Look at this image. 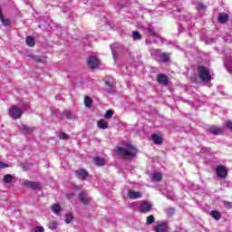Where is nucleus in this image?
<instances>
[{"instance_id": "nucleus-1", "label": "nucleus", "mask_w": 232, "mask_h": 232, "mask_svg": "<svg viewBox=\"0 0 232 232\" xmlns=\"http://www.w3.org/2000/svg\"><path fill=\"white\" fill-rule=\"evenodd\" d=\"M114 151L117 155L126 160H130V159L137 157V148L130 142L124 143L121 147H117Z\"/></svg>"}, {"instance_id": "nucleus-2", "label": "nucleus", "mask_w": 232, "mask_h": 232, "mask_svg": "<svg viewBox=\"0 0 232 232\" xmlns=\"http://www.w3.org/2000/svg\"><path fill=\"white\" fill-rule=\"evenodd\" d=\"M198 74L203 82H211V80L213 79V77H211V73H209V69L204 66L198 67Z\"/></svg>"}, {"instance_id": "nucleus-3", "label": "nucleus", "mask_w": 232, "mask_h": 232, "mask_svg": "<svg viewBox=\"0 0 232 232\" xmlns=\"http://www.w3.org/2000/svg\"><path fill=\"white\" fill-rule=\"evenodd\" d=\"M105 90L108 93H113L115 92V79L111 76H106L104 78Z\"/></svg>"}, {"instance_id": "nucleus-4", "label": "nucleus", "mask_w": 232, "mask_h": 232, "mask_svg": "<svg viewBox=\"0 0 232 232\" xmlns=\"http://www.w3.org/2000/svg\"><path fill=\"white\" fill-rule=\"evenodd\" d=\"M8 115L12 119H21V115H23V111L17 108L16 106H12L8 109Z\"/></svg>"}, {"instance_id": "nucleus-5", "label": "nucleus", "mask_w": 232, "mask_h": 232, "mask_svg": "<svg viewBox=\"0 0 232 232\" xmlns=\"http://www.w3.org/2000/svg\"><path fill=\"white\" fill-rule=\"evenodd\" d=\"M153 209V204L150 201H141L140 205V213H150Z\"/></svg>"}, {"instance_id": "nucleus-6", "label": "nucleus", "mask_w": 232, "mask_h": 232, "mask_svg": "<svg viewBox=\"0 0 232 232\" xmlns=\"http://www.w3.org/2000/svg\"><path fill=\"white\" fill-rule=\"evenodd\" d=\"M149 35H151L152 38H154V43L156 44H162L164 43V40L159 35H157V33L155 32V29L153 27L150 26L148 29Z\"/></svg>"}, {"instance_id": "nucleus-7", "label": "nucleus", "mask_w": 232, "mask_h": 232, "mask_svg": "<svg viewBox=\"0 0 232 232\" xmlns=\"http://www.w3.org/2000/svg\"><path fill=\"white\" fill-rule=\"evenodd\" d=\"M87 64L89 68L95 69V68H99V64H101V63L99 62V59H97V57L91 56L87 60Z\"/></svg>"}, {"instance_id": "nucleus-8", "label": "nucleus", "mask_w": 232, "mask_h": 232, "mask_svg": "<svg viewBox=\"0 0 232 232\" xmlns=\"http://www.w3.org/2000/svg\"><path fill=\"white\" fill-rule=\"evenodd\" d=\"M23 185L25 186V188H30L31 189H41V183L30 181L28 179L24 180Z\"/></svg>"}, {"instance_id": "nucleus-9", "label": "nucleus", "mask_w": 232, "mask_h": 232, "mask_svg": "<svg viewBox=\"0 0 232 232\" xmlns=\"http://www.w3.org/2000/svg\"><path fill=\"white\" fill-rule=\"evenodd\" d=\"M217 175L218 179H226V177H227V170L226 169V167L222 165L218 166Z\"/></svg>"}, {"instance_id": "nucleus-10", "label": "nucleus", "mask_w": 232, "mask_h": 232, "mask_svg": "<svg viewBox=\"0 0 232 232\" xmlns=\"http://www.w3.org/2000/svg\"><path fill=\"white\" fill-rule=\"evenodd\" d=\"M157 82L159 84H163V86H167L168 82H169V80L168 79V76L166 74H159L157 76Z\"/></svg>"}, {"instance_id": "nucleus-11", "label": "nucleus", "mask_w": 232, "mask_h": 232, "mask_svg": "<svg viewBox=\"0 0 232 232\" xmlns=\"http://www.w3.org/2000/svg\"><path fill=\"white\" fill-rule=\"evenodd\" d=\"M128 197L130 198V200H135L137 198H140L142 194L139 191L129 190Z\"/></svg>"}, {"instance_id": "nucleus-12", "label": "nucleus", "mask_w": 232, "mask_h": 232, "mask_svg": "<svg viewBox=\"0 0 232 232\" xmlns=\"http://www.w3.org/2000/svg\"><path fill=\"white\" fill-rule=\"evenodd\" d=\"M76 177L81 179V180H86V178L88 177V171L83 169H78L76 171Z\"/></svg>"}, {"instance_id": "nucleus-13", "label": "nucleus", "mask_w": 232, "mask_h": 232, "mask_svg": "<svg viewBox=\"0 0 232 232\" xmlns=\"http://www.w3.org/2000/svg\"><path fill=\"white\" fill-rule=\"evenodd\" d=\"M155 232H168V224L160 223L154 227Z\"/></svg>"}, {"instance_id": "nucleus-14", "label": "nucleus", "mask_w": 232, "mask_h": 232, "mask_svg": "<svg viewBox=\"0 0 232 232\" xmlns=\"http://www.w3.org/2000/svg\"><path fill=\"white\" fill-rule=\"evenodd\" d=\"M229 19V16L226 13H220L218 17V23H221L224 24V23H227V20Z\"/></svg>"}, {"instance_id": "nucleus-15", "label": "nucleus", "mask_w": 232, "mask_h": 232, "mask_svg": "<svg viewBox=\"0 0 232 232\" xmlns=\"http://www.w3.org/2000/svg\"><path fill=\"white\" fill-rule=\"evenodd\" d=\"M224 66L227 70H229L232 66V55L231 56H226L224 58Z\"/></svg>"}, {"instance_id": "nucleus-16", "label": "nucleus", "mask_w": 232, "mask_h": 232, "mask_svg": "<svg viewBox=\"0 0 232 232\" xmlns=\"http://www.w3.org/2000/svg\"><path fill=\"white\" fill-rule=\"evenodd\" d=\"M208 131L209 133H212V135H222V129L218 127H210Z\"/></svg>"}, {"instance_id": "nucleus-17", "label": "nucleus", "mask_w": 232, "mask_h": 232, "mask_svg": "<svg viewBox=\"0 0 232 232\" xmlns=\"http://www.w3.org/2000/svg\"><path fill=\"white\" fill-rule=\"evenodd\" d=\"M152 141L154 144L160 145L162 144V137L159 136L158 134H152L151 135Z\"/></svg>"}, {"instance_id": "nucleus-18", "label": "nucleus", "mask_w": 232, "mask_h": 232, "mask_svg": "<svg viewBox=\"0 0 232 232\" xmlns=\"http://www.w3.org/2000/svg\"><path fill=\"white\" fill-rule=\"evenodd\" d=\"M25 43L27 46H30V48H34V46H35V39L32 36H27L25 38Z\"/></svg>"}, {"instance_id": "nucleus-19", "label": "nucleus", "mask_w": 232, "mask_h": 232, "mask_svg": "<svg viewBox=\"0 0 232 232\" xmlns=\"http://www.w3.org/2000/svg\"><path fill=\"white\" fill-rule=\"evenodd\" d=\"M97 126L98 128H100V130H108V121L104 120H100L97 122Z\"/></svg>"}, {"instance_id": "nucleus-20", "label": "nucleus", "mask_w": 232, "mask_h": 232, "mask_svg": "<svg viewBox=\"0 0 232 232\" xmlns=\"http://www.w3.org/2000/svg\"><path fill=\"white\" fill-rule=\"evenodd\" d=\"M151 180H153V182H160L162 180V173L156 172L152 174Z\"/></svg>"}, {"instance_id": "nucleus-21", "label": "nucleus", "mask_w": 232, "mask_h": 232, "mask_svg": "<svg viewBox=\"0 0 232 232\" xmlns=\"http://www.w3.org/2000/svg\"><path fill=\"white\" fill-rule=\"evenodd\" d=\"M93 162L96 166H104L106 164V161L104 160V159L101 157H95L93 159Z\"/></svg>"}, {"instance_id": "nucleus-22", "label": "nucleus", "mask_w": 232, "mask_h": 232, "mask_svg": "<svg viewBox=\"0 0 232 232\" xmlns=\"http://www.w3.org/2000/svg\"><path fill=\"white\" fill-rule=\"evenodd\" d=\"M79 199L82 202V204H90V198L84 193H81L79 195Z\"/></svg>"}, {"instance_id": "nucleus-23", "label": "nucleus", "mask_w": 232, "mask_h": 232, "mask_svg": "<svg viewBox=\"0 0 232 232\" xmlns=\"http://www.w3.org/2000/svg\"><path fill=\"white\" fill-rule=\"evenodd\" d=\"M0 21L2 23V24H4V26H9L10 25V20L5 18V16H3V13H1V9H0Z\"/></svg>"}, {"instance_id": "nucleus-24", "label": "nucleus", "mask_w": 232, "mask_h": 232, "mask_svg": "<svg viewBox=\"0 0 232 232\" xmlns=\"http://www.w3.org/2000/svg\"><path fill=\"white\" fill-rule=\"evenodd\" d=\"M51 211H53V213H55L57 215L58 213H61V207L59 206V204L54 203L51 207Z\"/></svg>"}, {"instance_id": "nucleus-25", "label": "nucleus", "mask_w": 232, "mask_h": 232, "mask_svg": "<svg viewBox=\"0 0 232 232\" xmlns=\"http://www.w3.org/2000/svg\"><path fill=\"white\" fill-rule=\"evenodd\" d=\"M160 61H162V63H168L169 61V55L166 53H161V54H160Z\"/></svg>"}, {"instance_id": "nucleus-26", "label": "nucleus", "mask_w": 232, "mask_h": 232, "mask_svg": "<svg viewBox=\"0 0 232 232\" xmlns=\"http://www.w3.org/2000/svg\"><path fill=\"white\" fill-rule=\"evenodd\" d=\"M92 102H93V101L92 100V98L90 96H85L84 104H85L86 108H92Z\"/></svg>"}, {"instance_id": "nucleus-27", "label": "nucleus", "mask_w": 232, "mask_h": 232, "mask_svg": "<svg viewBox=\"0 0 232 232\" xmlns=\"http://www.w3.org/2000/svg\"><path fill=\"white\" fill-rule=\"evenodd\" d=\"M210 216L212 217V218H215V220H220V212L217 211V210H213L210 212Z\"/></svg>"}, {"instance_id": "nucleus-28", "label": "nucleus", "mask_w": 232, "mask_h": 232, "mask_svg": "<svg viewBox=\"0 0 232 232\" xmlns=\"http://www.w3.org/2000/svg\"><path fill=\"white\" fill-rule=\"evenodd\" d=\"M20 130H22V131H24V133H32L34 131V130L30 129V127L24 124H22L20 126Z\"/></svg>"}, {"instance_id": "nucleus-29", "label": "nucleus", "mask_w": 232, "mask_h": 232, "mask_svg": "<svg viewBox=\"0 0 232 232\" xmlns=\"http://www.w3.org/2000/svg\"><path fill=\"white\" fill-rule=\"evenodd\" d=\"M14 180V176H12V174H7L4 176V182H5V184H10V182H12Z\"/></svg>"}, {"instance_id": "nucleus-30", "label": "nucleus", "mask_w": 232, "mask_h": 232, "mask_svg": "<svg viewBox=\"0 0 232 232\" xmlns=\"http://www.w3.org/2000/svg\"><path fill=\"white\" fill-rule=\"evenodd\" d=\"M160 54H162V52H160V50H153L151 52V55L155 59H159L160 60Z\"/></svg>"}, {"instance_id": "nucleus-31", "label": "nucleus", "mask_w": 232, "mask_h": 232, "mask_svg": "<svg viewBox=\"0 0 232 232\" xmlns=\"http://www.w3.org/2000/svg\"><path fill=\"white\" fill-rule=\"evenodd\" d=\"M132 37L134 41H140V39H142V35H140V33H139V31H134L132 33Z\"/></svg>"}, {"instance_id": "nucleus-32", "label": "nucleus", "mask_w": 232, "mask_h": 232, "mask_svg": "<svg viewBox=\"0 0 232 232\" xmlns=\"http://www.w3.org/2000/svg\"><path fill=\"white\" fill-rule=\"evenodd\" d=\"M116 48H119V44L111 45V50L113 57H117L119 51L116 50Z\"/></svg>"}, {"instance_id": "nucleus-33", "label": "nucleus", "mask_w": 232, "mask_h": 232, "mask_svg": "<svg viewBox=\"0 0 232 232\" xmlns=\"http://www.w3.org/2000/svg\"><path fill=\"white\" fill-rule=\"evenodd\" d=\"M58 137L62 140H68L70 139V136L66 132H59Z\"/></svg>"}, {"instance_id": "nucleus-34", "label": "nucleus", "mask_w": 232, "mask_h": 232, "mask_svg": "<svg viewBox=\"0 0 232 232\" xmlns=\"http://www.w3.org/2000/svg\"><path fill=\"white\" fill-rule=\"evenodd\" d=\"M165 213L168 215V217H173V215H175V208H166Z\"/></svg>"}, {"instance_id": "nucleus-35", "label": "nucleus", "mask_w": 232, "mask_h": 232, "mask_svg": "<svg viewBox=\"0 0 232 232\" xmlns=\"http://www.w3.org/2000/svg\"><path fill=\"white\" fill-rule=\"evenodd\" d=\"M72 220H73V216L70 213L65 215V222L66 224H70V222H72Z\"/></svg>"}, {"instance_id": "nucleus-36", "label": "nucleus", "mask_w": 232, "mask_h": 232, "mask_svg": "<svg viewBox=\"0 0 232 232\" xmlns=\"http://www.w3.org/2000/svg\"><path fill=\"white\" fill-rule=\"evenodd\" d=\"M153 222H155V217L153 215L147 217V224L148 225H151V224H153Z\"/></svg>"}, {"instance_id": "nucleus-37", "label": "nucleus", "mask_w": 232, "mask_h": 232, "mask_svg": "<svg viewBox=\"0 0 232 232\" xmlns=\"http://www.w3.org/2000/svg\"><path fill=\"white\" fill-rule=\"evenodd\" d=\"M48 227H49V229H52V230L57 229V222L53 221V222L49 223Z\"/></svg>"}, {"instance_id": "nucleus-38", "label": "nucleus", "mask_w": 232, "mask_h": 232, "mask_svg": "<svg viewBox=\"0 0 232 232\" xmlns=\"http://www.w3.org/2000/svg\"><path fill=\"white\" fill-rule=\"evenodd\" d=\"M113 117V111L111 110H108L105 113V119H111Z\"/></svg>"}, {"instance_id": "nucleus-39", "label": "nucleus", "mask_w": 232, "mask_h": 232, "mask_svg": "<svg viewBox=\"0 0 232 232\" xmlns=\"http://www.w3.org/2000/svg\"><path fill=\"white\" fill-rule=\"evenodd\" d=\"M197 10H206V5H204L202 3H198L196 5Z\"/></svg>"}, {"instance_id": "nucleus-40", "label": "nucleus", "mask_w": 232, "mask_h": 232, "mask_svg": "<svg viewBox=\"0 0 232 232\" xmlns=\"http://www.w3.org/2000/svg\"><path fill=\"white\" fill-rule=\"evenodd\" d=\"M63 115H64V117H66L67 119H72V117H73V115L72 114V112L69 111H63Z\"/></svg>"}, {"instance_id": "nucleus-41", "label": "nucleus", "mask_w": 232, "mask_h": 232, "mask_svg": "<svg viewBox=\"0 0 232 232\" xmlns=\"http://www.w3.org/2000/svg\"><path fill=\"white\" fill-rule=\"evenodd\" d=\"M154 41H155V38H153V36H152V39L147 38L146 44H155Z\"/></svg>"}, {"instance_id": "nucleus-42", "label": "nucleus", "mask_w": 232, "mask_h": 232, "mask_svg": "<svg viewBox=\"0 0 232 232\" xmlns=\"http://www.w3.org/2000/svg\"><path fill=\"white\" fill-rule=\"evenodd\" d=\"M5 168H9L8 164L0 161V169H5Z\"/></svg>"}, {"instance_id": "nucleus-43", "label": "nucleus", "mask_w": 232, "mask_h": 232, "mask_svg": "<svg viewBox=\"0 0 232 232\" xmlns=\"http://www.w3.org/2000/svg\"><path fill=\"white\" fill-rule=\"evenodd\" d=\"M225 43H232V38L229 35L224 36Z\"/></svg>"}, {"instance_id": "nucleus-44", "label": "nucleus", "mask_w": 232, "mask_h": 232, "mask_svg": "<svg viewBox=\"0 0 232 232\" xmlns=\"http://www.w3.org/2000/svg\"><path fill=\"white\" fill-rule=\"evenodd\" d=\"M34 232H44V227H36L34 228Z\"/></svg>"}, {"instance_id": "nucleus-45", "label": "nucleus", "mask_w": 232, "mask_h": 232, "mask_svg": "<svg viewBox=\"0 0 232 232\" xmlns=\"http://www.w3.org/2000/svg\"><path fill=\"white\" fill-rule=\"evenodd\" d=\"M182 12V9H178L177 11H173V14L176 16V17H179L180 14H179V13Z\"/></svg>"}, {"instance_id": "nucleus-46", "label": "nucleus", "mask_w": 232, "mask_h": 232, "mask_svg": "<svg viewBox=\"0 0 232 232\" xmlns=\"http://www.w3.org/2000/svg\"><path fill=\"white\" fill-rule=\"evenodd\" d=\"M225 208H231V202L229 201H224Z\"/></svg>"}, {"instance_id": "nucleus-47", "label": "nucleus", "mask_w": 232, "mask_h": 232, "mask_svg": "<svg viewBox=\"0 0 232 232\" xmlns=\"http://www.w3.org/2000/svg\"><path fill=\"white\" fill-rule=\"evenodd\" d=\"M72 197H73V193L66 194V198H68V200H70V198H72Z\"/></svg>"}, {"instance_id": "nucleus-48", "label": "nucleus", "mask_w": 232, "mask_h": 232, "mask_svg": "<svg viewBox=\"0 0 232 232\" xmlns=\"http://www.w3.org/2000/svg\"><path fill=\"white\" fill-rule=\"evenodd\" d=\"M201 151H203V153H204V152H206V151H209V149H208V148H203V149L201 150Z\"/></svg>"}, {"instance_id": "nucleus-49", "label": "nucleus", "mask_w": 232, "mask_h": 232, "mask_svg": "<svg viewBox=\"0 0 232 232\" xmlns=\"http://www.w3.org/2000/svg\"><path fill=\"white\" fill-rule=\"evenodd\" d=\"M24 169H28V168H26L24 165L23 166Z\"/></svg>"}, {"instance_id": "nucleus-50", "label": "nucleus", "mask_w": 232, "mask_h": 232, "mask_svg": "<svg viewBox=\"0 0 232 232\" xmlns=\"http://www.w3.org/2000/svg\"><path fill=\"white\" fill-rule=\"evenodd\" d=\"M187 102H188V104H191V102H190V101H187Z\"/></svg>"}, {"instance_id": "nucleus-51", "label": "nucleus", "mask_w": 232, "mask_h": 232, "mask_svg": "<svg viewBox=\"0 0 232 232\" xmlns=\"http://www.w3.org/2000/svg\"><path fill=\"white\" fill-rule=\"evenodd\" d=\"M63 12H65V13H66L67 11H66V10H64Z\"/></svg>"}]
</instances>
